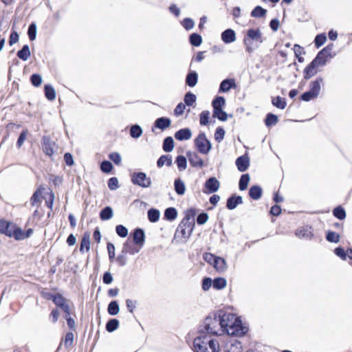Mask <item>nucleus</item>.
<instances>
[{
    "label": "nucleus",
    "mask_w": 352,
    "mask_h": 352,
    "mask_svg": "<svg viewBox=\"0 0 352 352\" xmlns=\"http://www.w3.org/2000/svg\"><path fill=\"white\" fill-rule=\"evenodd\" d=\"M340 234L336 232L329 230L326 233V239L331 243H338L340 241Z\"/></svg>",
    "instance_id": "3c124183"
},
{
    "label": "nucleus",
    "mask_w": 352,
    "mask_h": 352,
    "mask_svg": "<svg viewBox=\"0 0 352 352\" xmlns=\"http://www.w3.org/2000/svg\"><path fill=\"white\" fill-rule=\"evenodd\" d=\"M174 140L171 136L165 138L162 143V148L166 153L171 152L174 148Z\"/></svg>",
    "instance_id": "c756f323"
},
{
    "label": "nucleus",
    "mask_w": 352,
    "mask_h": 352,
    "mask_svg": "<svg viewBox=\"0 0 352 352\" xmlns=\"http://www.w3.org/2000/svg\"><path fill=\"white\" fill-rule=\"evenodd\" d=\"M318 96L309 90L304 92L300 96L301 100L305 102H309L311 100L316 98Z\"/></svg>",
    "instance_id": "bf43d9fd"
},
{
    "label": "nucleus",
    "mask_w": 352,
    "mask_h": 352,
    "mask_svg": "<svg viewBox=\"0 0 352 352\" xmlns=\"http://www.w3.org/2000/svg\"><path fill=\"white\" fill-rule=\"evenodd\" d=\"M28 134V129H24L20 134L17 142H16V146L19 148L21 147V146L23 144L25 140L27 138Z\"/></svg>",
    "instance_id": "69168bd1"
},
{
    "label": "nucleus",
    "mask_w": 352,
    "mask_h": 352,
    "mask_svg": "<svg viewBox=\"0 0 352 352\" xmlns=\"http://www.w3.org/2000/svg\"><path fill=\"white\" fill-rule=\"evenodd\" d=\"M208 219V214L207 212H202L197 217V223L198 225H204Z\"/></svg>",
    "instance_id": "774afa93"
},
{
    "label": "nucleus",
    "mask_w": 352,
    "mask_h": 352,
    "mask_svg": "<svg viewBox=\"0 0 352 352\" xmlns=\"http://www.w3.org/2000/svg\"><path fill=\"white\" fill-rule=\"evenodd\" d=\"M74 334L72 332H67L65 335L64 340V346L65 348H69L73 344Z\"/></svg>",
    "instance_id": "0e129e2a"
},
{
    "label": "nucleus",
    "mask_w": 352,
    "mask_h": 352,
    "mask_svg": "<svg viewBox=\"0 0 352 352\" xmlns=\"http://www.w3.org/2000/svg\"><path fill=\"white\" fill-rule=\"evenodd\" d=\"M198 82V74L194 70H189L185 79V83L190 87H194Z\"/></svg>",
    "instance_id": "4be33fe9"
},
{
    "label": "nucleus",
    "mask_w": 352,
    "mask_h": 352,
    "mask_svg": "<svg viewBox=\"0 0 352 352\" xmlns=\"http://www.w3.org/2000/svg\"><path fill=\"white\" fill-rule=\"evenodd\" d=\"M197 214V210L194 208H190L185 211V216L184 219L181 221V222H184L185 223H188L192 226H195V217Z\"/></svg>",
    "instance_id": "412c9836"
},
{
    "label": "nucleus",
    "mask_w": 352,
    "mask_h": 352,
    "mask_svg": "<svg viewBox=\"0 0 352 352\" xmlns=\"http://www.w3.org/2000/svg\"><path fill=\"white\" fill-rule=\"evenodd\" d=\"M204 187L206 188V193L212 194L216 192L219 189L220 183L216 177H210L206 179Z\"/></svg>",
    "instance_id": "9b49d317"
},
{
    "label": "nucleus",
    "mask_w": 352,
    "mask_h": 352,
    "mask_svg": "<svg viewBox=\"0 0 352 352\" xmlns=\"http://www.w3.org/2000/svg\"><path fill=\"white\" fill-rule=\"evenodd\" d=\"M333 214L339 220L344 219L346 215L345 210L341 206H337L333 210Z\"/></svg>",
    "instance_id": "09e8293b"
},
{
    "label": "nucleus",
    "mask_w": 352,
    "mask_h": 352,
    "mask_svg": "<svg viewBox=\"0 0 352 352\" xmlns=\"http://www.w3.org/2000/svg\"><path fill=\"white\" fill-rule=\"evenodd\" d=\"M113 168V166L110 161L103 160L100 163V170L104 173H110Z\"/></svg>",
    "instance_id": "603ef678"
},
{
    "label": "nucleus",
    "mask_w": 352,
    "mask_h": 352,
    "mask_svg": "<svg viewBox=\"0 0 352 352\" xmlns=\"http://www.w3.org/2000/svg\"><path fill=\"white\" fill-rule=\"evenodd\" d=\"M131 181L133 184L143 188H146L151 185V179L148 177L146 173L135 171L131 174Z\"/></svg>",
    "instance_id": "423d86ee"
},
{
    "label": "nucleus",
    "mask_w": 352,
    "mask_h": 352,
    "mask_svg": "<svg viewBox=\"0 0 352 352\" xmlns=\"http://www.w3.org/2000/svg\"><path fill=\"white\" fill-rule=\"evenodd\" d=\"M45 300H51L53 303L61 310L69 305V300H67L58 292H46Z\"/></svg>",
    "instance_id": "0eeeda50"
},
{
    "label": "nucleus",
    "mask_w": 352,
    "mask_h": 352,
    "mask_svg": "<svg viewBox=\"0 0 352 352\" xmlns=\"http://www.w3.org/2000/svg\"><path fill=\"white\" fill-rule=\"evenodd\" d=\"M242 345L240 341L234 338H229L226 342L223 352H241Z\"/></svg>",
    "instance_id": "f8f14e48"
},
{
    "label": "nucleus",
    "mask_w": 352,
    "mask_h": 352,
    "mask_svg": "<svg viewBox=\"0 0 352 352\" xmlns=\"http://www.w3.org/2000/svg\"><path fill=\"white\" fill-rule=\"evenodd\" d=\"M175 163L179 171H183L187 168V159L184 155H178L175 159Z\"/></svg>",
    "instance_id": "a19ab883"
},
{
    "label": "nucleus",
    "mask_w": 352,
    "mask_h": 352,
    "mask_svg": "<svg viewBox=\"0 0 352 352\" xmlns=\"http://www.w3.org/2000/svg\"><path fill=\"white\" fill-rule=\"evenodd\" d=\"M267 10L264 9L260 6H256L251 12L250 15L252 17L261 18L266 15Z\"/></svg>",
    "instance_id": "37998d69"
},
{
    "label": "nucleus",
    "mask_w": 352,
    "mask_h": 352,
    "mask_svg": "<svg viewBox=\"0 0 352 352\" xmlns=\"http://www.w3.org/2000/svg\"><path fill=\"white\" fill-rule=\"evenodd\" d=\"M232 117V115H228L223 109L213 110L212 117L217 118L219 120L225 122L227 120L228 117Z\"/></svg>",
    "instance_id": "473e14b6"
},
{
    "label": "nucleus",
    "mask_w": 352,
    "mask_h": 352,
    "mask_svg": "<svg viewBox=\"0 0 352 352\" xmlns=\"http://www.w3.org/2000/svg\"><path fill=\"white\" fill-rule=\"evenodd\" d=\"M263 42L262 32L260 29L250 28L247 31V36L243 38V43L245 45V50L249 54L253 52L255 48Z\"/></svg>",
    "instance_id": "20e7f679"
},
{
    "label": "nucleus",
    "mask_w": 352,
    "mask_h": 352,
    "mask_svg": "<svg viewBox=\"0 0 352 352\" xmlns=\"http://www.w3.org/2000/svg\"><path fill=\"white\" fill-rule=\"evenodd\" d=\"M323 78L318 77L316 80L311 81L309 84V91L318 96L321 89V84L323 82Z\"/></svg>",
    "instance_id": "5701e85b"
},
{
    "label": "nucleus",
    "mask_w": 352,
    "mask_h": 352,
    "mask_svg": "<svg viewBox=\"0 0 352 352\" xmlns=\"http://www.w3.org/2000/svg\"><path fill=\"white\" fill-rule=\"evenodd\" d=\"M278 122V118L276 115L272 113H268L266 115L264 122L267 127H270L272 126L276 125Z\"/></svg>",
    "instance_id": "f704fd0d"
},
{
    "label": "nucleus",
    "mask_w": 352,
    "mask_h": 352,
    "mask_svg": "<svg viewBox=\"0 0 352 352\" xmlns=\"http://www.w3.org/2000/svg\"><path fill=\"white\" fill-rule=\"evenodd\" d=\"M45 98L52 101L56 98V91L55 89L53 88V87L50 84H45Z\"/></svg>",
    "instance_id": "8fccbe9b"
},
{
    "label": "nucleus",
    "mask_w": 352,
    "mask_h": 352,
    "mask_svg": "<svg viewBox=\"0 0 352 352\" xmlns=\"http://www.w3.org/2000/svg\"><path fill=\"white\" fill-rule=\"evenodd\" d=\"M194 228L195 226H192V224L189 225L184 222H180L175 231V238L181 237L182 239H184V241H186L192 234Z\"/></svg>",
    "instance_id": "6e6552de"
},
{
    "label": "nucleus",
    "mask_w": 352,
    "mask_h": 352,
    "mask_svg": "<svg viewBox=\"0 0 352 352\" xmlns=\"http://www.w3.org/2000/svg\"><path fill=\"white\" fill-rule=\"evenodd\" d=\"M116 261L118 263L119 266H120V267L125 266L127 263L126 254L122 253V250L121 253L116 257Z\"/></svg>",
    "instance_id": "680f3d73"
},
{
    "label": "nucleus",
    "mask_w": 352,
    "mask_h": 352,
    "mask_svg": "<svg viewBox=\"0 0 352 352\" xmlns=\"http://www.w3.org/2000/svg\"><path fill=\"white\" fill-rule=\"evenodd\" d=\"M174 189L178 195H183L186 192V186L184 182L180 179L177 178L174 181Z\"/></svg>",
    "instance_id": "cd10ccee"
},
{
    "label": "nucleus",
    "mask_w": 352,
    "mask_h": 352,
    "mask_svg": "<svg viewBox=\"0 0 352 352\" xmlns=\"http://www.w3.org/2000/svg\"><path fill=\"white\" fill-rule=\"evenodd\" d=\"M235 163L240 172H245L250 166V157L248 154L245 153L237 157Z\"/></svg>",
    "instance_id": "2eb2a0df"
},
{
    "label": "nucleus",
    "mask_w": 352,
    "mask_h": 352,
    "mask_svg": "<svg viewBox=\"0 0 352 352\" xmlns=\"http://www.w3.org/2000/svg\"><path fill=\"white\" fill-rule=\"evenodd\" d=\"M142 129L140 125L133 124L131 126L129 133L131 138L137 139L142 135Z\"/></svg>",
    "instance_id": "de8ad7c7"
},
{
    "label": "nucleus",
    "mask_w": 352,
    "mask_h": 352,
    "mask_svg": "<svg viewBox=\"0 0 352 352\" xmlns=\"http://www.w3.org/2000/svg\"><path fill=\"white\" fill-rule=\"evenodd\" d=\"M119 327V320L116 318L109 319L106 324V330L109 332H113Z\"/></svg>",
    "instance_id": "79ce46f5"
},
{
    "label": "nucleus",
    "mask_w": 352,
    "mask_h": 352,
    "mask_svg": "<svg viewBox=\"0 0 352 352\" xmlns=\"http://www.w3.org/2000/svg\"><path fill=\"white\" fill-rule=\"evenodd\" d=\"M120 311V306L116 300L111 301L107 307V312L111 316H116Z\"/></svg>",
    "instance_id": "e433bc0d"
},
{
    "label": "nucleus",
    "mask_w": 352,
    "mask_h": 352,
    "mask_svg": "<svg viewBox=\"0 0 352 352\" xmlns=\"http://www.w3.org/2000/svg\"><path fill=\"white\" fill-rule=\"evenodd\" d=\"M107 248L109 260L111 262H113L116 257L115 245L112 243L109 242L107 243Z\"/></svg>",
    "instance_id": "e2e57ef3"
},
{
    "label": "nucleus",
    "mask_w": 352,
    "mask_h": 352,
    "mask_svg": "<svg viewBox=\"0 0 352 352\" xmlns=\"http://www.w3.org/2000/svg\"><path fill=\"white\" fill-rule=\"evenodd\" d=\"M116 232L121 238H125L129 234L126 227L123 225H118L116 226Z\"/></svg>",
    "instance_id": "4d7b16f0"
},
{
    "label": "nucleus",
    "mask_w": 352,
    "mask_h": 352,
    "mask_svg": "<svg viewBox=\"0 0 352 352\" xmlns=\"http://www.w3.org/2000/svg\"><path fill=\"white\" fill-rule=\"evenodd\" d=\"M249 196L254 200L259 199L263 193L262 188L258 185H254L249 189Z\"/></svg>",
    "instance_id": "b1692460"
},
{
    "label": "nucleus",
    "mask_w": 352,
    "mask_h": 352,
    "mask_svg": "<svg viewBox=\"0 0 352 352\" xmlns=\"http://www.w3.org/2000/svg\"><path fill=\"white\" fill-rule=\"evenodd\" d=\"M131 236L133 238V242L137 246L142 248L145 243V233L143 229L137 228L131 232Z\"/></svg>",
    "instance_id": "1a4fd4ad"
},
{
    "label": "nucleus",
    "mask_w": 352,
    "mask_h": 352,
    "mask_svg": "<svg viewBox=\"0 0 352 352\" xmlns=\"http://www.w3.org/2000/svg\"><path fill=\"white\" fill-rule=\"evenodd\" d=\"M236 87V83L234 78H226L223 80L219 88V93H226L228 92L231 89H234Z\"/></svg>",
    "instance_id": "a211bd4d"
},
{
    "label": "nucleus",
    "mask_w": 352,
    "mask_h": 352,
    "mask_svg": "<svg viewBox=\"0 0 352 352\" xmlns=\"http://www.w3.org/2000/svg\"><path fill=\"white\" fill-rule=\"evenodd\" d=\"M272 104L278 109H284L287 106L286 100L280 96L274 97L272 100Z\"/></svg>",
    "instance_id": "ea45409f"
},
{
    "label": "nucleus",
    "mask_w": 352,
    "mask_h": 352,
    "mask_svg": "<svg viewBox=\"0 0 352 352\" xmlns=\"http://www.w3.org/2000/svg\"><path fill=\"white\" fill-rule=\"evenodd\" d=\"M202 37L198 33H192L189 36V42L194 47H199L202 43Z\"/></svg>",
    "instance_id": "4c0bfd02"
},
{
    "label": "nucleus",
    "mask_w": 352,
    "mask_h": 352,
    "mask_svg": "<svg viewBox=\"0 0 352 352\" xmlns=\"http://www.w3.org/2000/svg\"><path fill=\"white\" fill-rule=\"evenodd\" d=\"M148 219L151 223H155L159 221L160 212L158 209L152 208L147 212Z\"/></svg>",
    "instance_id": "7c9ffc66"
},
{
    "label": "nucleus",
    "mask_w": 352,
    "mask_h": 352,
    "mask_svg": "<svg viewBox=\"0 0 352 352\" xmlns=\"http://www.w3.org/2000/svg\"><path fill=\"white\" fill-rule=\"evenodd\" d=\"M85 248L87 251L90 249V235L88 232L85 233L82 238L79 251L83 253Z\"/></svg>",
    "instance_id": "2f4dec72"
},
{
    "label": "nucleus",
    "mask_w": 352,
    "mask_h": 352,
    "mask_svg": "<svg viewBox=\"0 0 352 352\" xmlns=\"http://www.w3.org/2000/svg\"><path fill=\"white\" fill-rule=\"evenodd\" d=\"M210 118V111H203L199 114V123L202 126H206L209 123Z\"/></svg>",
    "instance_id": "6e6d98bb"
},
{
    "label": "nucleus",
    "mask_w": 352,
    "mask_h": 352,
    "mask_svg": "<svg viewBox=\"0 0 352 352\" xmlns=\"http://www.w3.org/2000/svg\"><path fill=\"white\" fill-rule=\"evenodd\" d=\"M32 232V228L23 231L15 223L0 219V234L14 238L16 241H21L30 237Z\"/></svg>",
    "instance_id": "7ed1b4c3"
},
{
    "label": "nucleus",
    "mask_w": 352,
    "mask_h": 352,
    "mask_svg": "<svg viewBox=\"0 0 352 352\" xmlns=\"http://www.w3.org/2000/svg\"><path fill=\"white\" fill-rule=\"evenodd\" d=\"M142 248L140 246H137L135 243L128 239L122 245V253L129 254L130 255H134L135 254L138 253Z\"/></svg>",
    "instance_id": "ddd939ff"
},
{
    "label": "nucleus",
    "mask_w": 352,
    "mask_h": 352,
    "mask_svg": "<svg viewBox=\"0 0 352 352\" xmlns=\"http://www.w3.org/2000/svg\"><path fill=\"white\" fill-rule=\"evenodd\" d=\"M333 252H334V254L337 256L340 257L342 260H343V261L346 260L347 253L342 247L339 246V247L336 248L334 249Z\"/></svg>",
    "instance_id": "052dcab7"
},
{
    "label": "nucleus",
    "mask_w": 352,
    "mask_h": 352,
    "mask_svg": "<svg viewBox=\"0 0 352 352\" xmlns=\"http://www.w3.org/2000/svg\"><path fill=\"white\" fill-rule=\"evenodd\" d=\"M43 188L40 186L32 195L30 202L32 206L38 205L41 204L43 199Z\"/></svg>",
    "instance_id": "a878e982"
},
{
    "label": "nucleus",
    "mask_w": 352,
    "mask_h": 352,
    "mask_svg": "<svg viewBox=\"0 0 352 352\" xmlns=\"http://www.w3.org/2000/svg\"><path fill=\"white\" fill-rule=\"evenodd\" d=\"M113 211L111 206H105L102 208L99 214L100 218L102 221H107L112 218Z\"/></svg>",
    "instance_id": "c85d7f7f"
},
{
    "label": "nucleus",
    "mask_w": 352,
    "mask_h": 352,
    "mask_svg": "<svg viewBox=\"0 0 352 352\" xmlns=\"http://www.w3.org/2000/svg\"><path fill=\"white\" fill-rule=\"evenodd\" d=\"M17 56L23 60H27L30 56L29 46L28 45H23L22 49L18 51Z\"/></svg>",
    "instance_id": "c03bdc74"
},
{
    "label": "nucleus",
    "mask_w": 352,
    "mask_h": 352,
    "mask_svg": "<svg viewBox=\"0 0 352 352\" xmlns=\"http://www.w3.org/2000/svg\"><path fill=\"white\" fill-rule=\"evenodd\" d=\"M227 281L226 278L222 277L215 278L212 280V287L216 289H222L226 286Z\"/></svg>",
    "instance_id": "a18cd8bd"
},
{
    "label": "nucleus",
    "mask_w": 352,
    "mask_h": 352,
    "mask_svg": "<svg viewBox=\"0 0 352 352\" xmlns=\"http://www.w3.org/2000/svg\"><path fill=\"white\" fill-rule=\"evenodd\" d=\"M195 146L201 154L206 155L212 149V144L205 133H200L194 140Z\"/></svg>",
    "instance_id": "39448f33"
},
{
    "label": "nucleus",
    "mask_w": 352,
    "mask_h": 352,
    "mask_svg": "<svg viewBox=\"0 0 352 352\" xmlns=\"http://www.w3.org/2000/svg\"><path fill=\"white\" fill-rule=\"evenodd\" d=\"M243 203V197L241 195L236 194L232 195L229 197L226 201V208L228 210H232L235 209L238 205Z\"/></svg>",
    "instance_id": "f3484780"
},
{
    "label": "nucleus",
    "mask_w": 352,
    "mask_h": 352,
    "mask_svg": "<svg viewBox=\"0 0 352 352\" xmlns=\"http://www.w3.org/2000/svg\"><path fill=\"white\" fill-rule=\"evenodd\" d=\"M186 157L191 166L201 168L204 166V160L196 152L188 151L186 152Z\"/></svg>",
    "instance_id": "9d476101"
},
{
    "label": "nucleus",
    "mask_w": 352,
    "mask_h": 352,
    "mask_svg": "<svg viewBox=\"0 0 352 352\" xmlns=\"http://www.w3.org/2000/svg\"><path fill=\"white\" fill-rule=\"evenodd\" d=\"M240 318L223 310L209 314L199 327V336L193 340L194 352H220L221 346L217 336L242 337L248 332Z\"/></svg>",
    "instance_id": "f257e3e1"
},
{
    "label": "nucleus",
    "mask_w": 352,
    "mask_h": 352,
    "mask_svg": "<svg viewBox=\"0 0 352 352\" xmlns=\"http://www.w3.org/2000/svg\"><path fill=\"white\" fill-rule=\"evenodd\" d=\"M213 267L219 272H223L226 270V260L221 257L217 256Z\"/></svg>",
    "instance_id": "58836bf2"
},
{
    "label": "nucleus",
    "mask_w": 352,
    "mask_h": 352,
    "mask_svg": "<svg viewBox=\"0 0 352 352\" xmlns=\"http://www.w3.org/2000/svg\"><path fill=\"white\" fill-rule=\"evenodd\" d=\"M171 124V120L168 117H160L157 118L152 127V131H154V128L159 129L162 131H164L168 128Z\"/></svg>",
    "instance_id": "dca6fc26"
},
{
    "label": "nucleus",
    "mask_w": 352,
    "mask_h": 352,
    "mask_svg": "<svg viewBox=\"0 0 352 352\" xmlns=\"http://www.w3.org/2000/svg\"><path fill=\"white\" fill-rule=\"evenodd\" d=\"M226 131L221 126H218L214 132V138L216 142L220 143L225 137Z\"/></svg>",
    "instance_id": "864d4df0"
},
{
    "label": "nucleus",
    "mask_w": 352,
    "mask_h": 352,
    "mask_svg": "<svg viewBox=\"0 0 352 352\" xmlns=\"http://www.w3.org/2000/svg\"><path fill=\"white\" fill-rule=\"evenodd\" d=\"M173 164V158L170 155H162L157 160V166L162 168L163 166H171Z\"/></svg>",
    "instance_id": "393cba45"
},
{
    "label": "nucleus",
    "mask_w": 352,
    "mask_h": 352,
    "mask_svg": "<svg viewBox=\"0 0 352 352\" xmlns=\"http://www.w3.org/2000/svg\"><path fill=\"white\" fill-rule=\"evenodd\" d=\"M327 41V36L324 33L317 34L314 38V44L317 48L320 47Z\"/></svg>",
    "instance_id": "5fc2aeb1"
},
{
    "label": "nucleus",
    "mask_w": 352,
    "mask_h": 352,
    "mask_svg": "<svg viewBox=\"0 0 352 352\" xmlns=\"http://www.w3.org/2000/svg\"><path fill=\"white\" fill-rule=\"evenodd\" d=\"M295 234L300 239H311L314 236L313 228L309 226H305L298 229Z\"/></svg>",
    "instance_id": "4468645a"
},
{
    "label": "nucleus",
    "mask_w": 352,
    "mask_h": 352,
    "mask_svg": "<svg viewBox=\"0 0 352 352\" xmlns=\"http://www.w3.org/2000/svg\"><path fill=\"white\" fill-rule=\"evenodd\" d=\"M192 131L189 128H183L175 133V138L179 141L188 140L192 137Z\"/></svg>",
    "instance_id": "aec40b11"
},
{
    "label": "nucleus",
    "mask_w": 352,
    "mask_h": 352,
    "mask_svg": "<svg viewBox=\"0 0 352 352\" xmlns=\"http://www.w3.org/2000/svg\"><path fill=\"white\" fill-rule=\"evenodd\" d=\"M197 100V96L191 91L187 92L184 97V104L188 107L192 106Z\"/></svg>",
    "instance_id": "49530a36"
},
{
    "label": "nucleus",
    "mask_w": 352,
    "mask_h": 352,
    "mask_svg": "<svg viewBox=\"0 0 352 352\" xmlns=\"http://www.w3.org/2000/svg\"><path fill=\"white\" fill-rule=\"evenodd\" d=\"M250 180V176L248 173L243 174L239 182V188L240 190L243 191L248 188V184Z\"/></svg>",
    "instance_id": "c9c22d12"
},
{
    "label": "nucleus",
    "mask_w": 352,
    "mask_h": 352,
    "mask_svg": "<svg viewBox=\"0 0 352 352\" xmlns=\"http://www.w3.org/2000/svg\"><path fill=\"white\" fill-rule=\"evenodd\" d=\"M108 187L110 190H114L119 187V182L117 177H111L107 182Z\"/></svg>",
    "instance_id": "338daca9"
},
{
    "label": "nucleus",
    "mask_w": 352,
    "mask_h": 352,
    "mask_svg": "<svg viewBox=\"0 0 352 352\" xmlns=\"http://www.w3.org/2000/svg\"><path fill=\"white\" fill-rule=\"evenodd\" d=\"M333 44L330 43L318 52L316 57L305 68L303 71V77L305 80H309L318 74L319 67H324L327 65L328 58H333L331 51L333 49Z\"/></svg>",
    "instance_id": "f03ea898"
},
{
    "label": "nucleus",
    "mask_w": 352,
    "mask_h": 352,
    "mask_svg": "<svg viewBox=\"0 0 352 352\" xmlns=\"http://www.w3.org/2000/svg\"><path fill=\"white\" fill-rule=\"evenodd\" d=\"M221 38L224 43L229 44L236 41V33L234 30L228 28L222 32Z\"/></svg>",
    "instance_id": "6ab92c4d"
},
{
    "label": "nucleus",
    "mask_w": 352,
    "mask_h": 352,
    "mask_svg": "<svg viewBox=\"0 0 352 352\" xmlns=\"http://www.w3.org/2000/svg\"><path fill=\"white\" fill-rule=\"evenodd\" d=\"M226 105V99L223 96H217L212 101L213 110L223 109Z\"/></svg>",
    "instance_id": "72a5a7b5"
},
{
    "label": "nucleus",
    "mask_w": 352,
    "mask_h": 352,
    "mask_svg": "<svg viewBox=\"0 0 352 352\" xmlns=\"http://www.w3.org/2000/svg\"><path fill=\"white\" fill-rule=\"evenodd\" d=\"M183 28L189 31L192 30L195 26V22L191 18H185L183 19V21L181 22Z\"/></svg>",
    "instance_id": "13d9d810"
},
{
    "label": "nucleus",
    "mask_w": 352,
    "mask_h": 352,
    "mask_svg": "<svg viewBox=\"0 0 352 352\" xmlns=\"http://www.w3.org/2000/svg\"><path fill=\"white\" fill-rule=\"evenodd\" d=\"M177 210L174 207H168L164 210V219L168 221H174L177 217Z\"/></svg>",
    "instance_id": "bb28decb"
}]
</instances>
